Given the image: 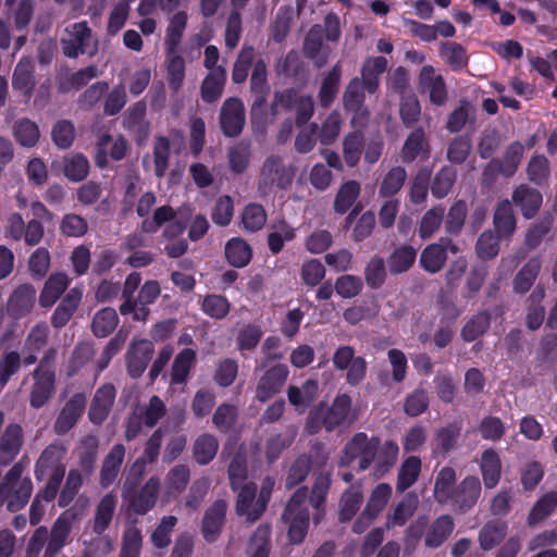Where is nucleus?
I'll list each match as a JSON object with an SVG mask.
<instances>
[{"instance_id":"obj_1","label":"nucleus","mask_w":557,"mask_h":557,"mask_svg":"<svg viewBox=\"0 0 557 557\" xmlns=\"http://www.w3.org/2000/svg\"><path fill=\"white\" fill-rule=\"evenodd\" d=\"M66 449L62 444L51 443L40 454L35 463V479L44 481L48 479L40 495L46 503L52 502L60 490L65 475V465L63 463Z\"/></svg>"},{"instance_id":"obj_2","label":"nucleus","mask_w":557,"mask_h":557,"mask_svg":"<svg viewBox=\"0 0 557 557\" xmlns=\"http://www.w3.org/2000/svg\"><path fill=\"white\" fill-rule=\"evenodd\" d=\"M308 487L300 486L290 496L282 513V520L288 525V542L294 545L301 544L308 533L310 516L306 506Z\"/></svg>"},{"instance_id":"obj_3","label":"nucleus","mask_w":557,"mask_h":557,"mask_svg":"<svg viewBox=\"0 0 557 557\" xmlns=\"http://www.w3.org/2000/svg\"><path fill=\"white\" fill-rule=\"evenodd\" d=\"M54 352V349H49L32 373L34 383L29 393V406L34 409H40L47 405L54 393L55 371L49 363Z\"/></svg>"},{"instance_id":"obj_4","label":"nucleus","mask_w":557,"mask_h":557,"mask_svg":"<svg viewBox=\"0 0 557 557\" xmlns=\"http://www.w3.org/2000/svg\"><path fill=\"white\" fill-rule=\"evenodd\" d=\"M380 447V438H371L363 432L356 433L345 445L339 465L350 466L358 460V470H367L373 462Z\"/></svg>"},{"instance_id":"obj_5","label":"nucleus","mask_w":557,"mask_h":557,"mask_svg":"<svg viewBox=\"0 0 557 557\" xmlns=\"http://www.w3.org/2000/svg\"><path fill=\"white\" fill-rule=\"evenodd\" d=\"M67 37L61 39L62 52L65 57L76 59L81 54L94 57L98 52V40L94 39L92 30L86 21L66 27Z\"/></svg>"},{"instance_id":"obj_6","label":"nucleus","mask_w":557,"mask_h":557,"mask_svg":"<svg viewBox=\"0 0 557 557\" xmlns=\"http://www.w3.org/2000/svg\"><path fill=\"white\" fill-rule=\"evenodd\" d=\"M366 87L359 77H354L347 84L343 95V108L346 113L351 114V126L363 128L370 117V111L366 106Z\"/></svg>"},{"instance_id":"obj_7","label":"nucleus","mask_w":557,"mask_h":557,"mask_svg":"<svg viewBox=\"0 0 557 557\" xmlns=\"http://www.w3.org/2000/svg\"><path fill=\"white\" fill-rule=\"evenodd\" d=\"M295 176L293 165H285L280 156H270L265 159L260 174L259 189L272 190L274 187L287 189Z\"/></svg>"},{"instance_id":"obj_8","label":"nucleus","mask_w":557,"mask_h":557,"mask_svg":"<svg viewBox=\"0 0 557 557\" xmlns=\"http://www.w3.org/2000/svg\"><path fill=\"white\" fill-rule=\"evenodd\" d=\"M219 122L224 136H239L246 122L243 101L236 97L227 98L221 107Z\"/></svg>"},{"instance_id":"obj_9","label":"nucleus","mask_w":557,"mask_h":557,"mask_svg":"<svg viewBox=\"0 0 557 557\" xmlns=\"http://www.w3.org/2000/svg\"><path fill=\"white\" fill-rule=\"evenodd\" d=\"M87 398L84 393H75L63 405L53 423L57 435H65L78 423L86 409Z\"/></svg>"},{"instance_id":"obj_10","label":"nucleus","mask_w":557,"mask_h":557,"mask_svg":"<svg viewBox=\"0 0 557 557\" xmlns=\"http://www.w3.org/2000/svg\"><path fill=\"white\" fill-rule=\"evenodd\" d=\"M153 352L152 342L146 338L134 339L125 356L128 375L133 379L140 377L146 371Z\"/></svg>"},{"instance_id":"obj_11","label":"nucleus","mask_w":557,"mask_h":557,"mask_svg":"<svg viewBox=\"0 0 557 557\" xmlns=\"http://www.w3.org/2000/svg\"><path fill=\"white\" fill-rule=\"evenodd\" d=\"M289 370L286 364L277 363L270 367L260 377L256 387V399L265 403L281 392L285 385Z\"/></svg>"},{"instance_id":"obj_12","label":"nucleus","mask_w":557,"mask_h":557,"mask_svg":"<svg viewBox=\"0 0 557 557\" xmlns=\"http://www.w3.org/2000/svg\"><path fill=\"white\" fill-rule=\"evenodd\" d=\"M227 504L216 499L207 508L201 520V535L207 543H214L220 537L226 521Z\"/></svg>"},{"instance_id":"obj_13","label":"nucleus","mask_w":557,"mask_h":557,"mask_svg":"<svg viewBox=\"0 0 557 557\" xmlns=\"http://www.w3.org/2000/svg\"><path fill=\"white\" fill-rule=\"evenodd\" d=\"M160 490V479L151 476L139 491H134L125 499L128 508L138 516L149 512L157 504Z\"/></svg>"},{"instance_id":"obj_14","label":"nucleus","mask_w":557,"mask_h":557,"mask_svg":"<svg viewBox=\"0 0 557 557\" xmlns=\"http://www.w3.org/2000/svg\"><path fill=\"white\" fill-rule=\"evenodd\" d=\"M116 397L113 384L106 383L97 388L88 410L89 421L95 425H101L108 418Z\"/></svg>"},{"instance_id":"obj_15","label":"nucleus","mask_w":557,"mask_h":557,"mask_svg":"<svg viewBox=\"0 0 557 557\" xmlns=\"http://www.w3.org/2000/svg\"><path fill=\"white\" fill-rule=\"evenodd\" d=\"M481 491L480 479L474 475H468L456 485L450 502L458 511L467 512L476 505Z\"/></svg>"},{"instance_id":"obj_16","label":"nucleus","mask_w":557,"mask_h":557,"mask_svg":"<svg viewBox=\"0 0 557 557\" xmlns=\"http://www.w3.org/2000/svg\"><path fill=\"white\" fill-rule=\"evenodd\" d=\"M419 84L422 89H428L430 101L434 106L445 104L448 92L444 77L435 74L432 65H424L419 75Z\"/></svg>"},{"instance_id":"obj_17","label":"nucleus","mask_w":557,"mask_h":557,"mask_svg":"<svg viewBox=\"0 0 557 557\" xmlns=\"http://www.w3.org/2000/svg\"><path fill=\"white\" fill-rule=\"evenodd\" d=\"M23 446V429L17 423H10L0 436V465L9 466L20 454Z\"/></svg>"},{"instance_id":"obj_18","label":"nucleus","mask_w":557,"mask_h":557,"mask_svg":"<svg viewBox=\"0 0 557 557\" xmlns=\"http://www.w3.org/2000/svg\"><path fill=\"white\" fill-rule=\"evenodd\" d=\"M82 299L83 289L79 287L71 288L54 309L50 319L51 325L55 330L64 327L76 312Z\"/></svg>"},{"instance_id":"obj_19","label":"nucleus","mask_w":557,"mask_h":557,"mask_svg":"<svg viewBox=\"0 0 557 557\" xmlns=\"http://www.w3.org/2000/svg\"><path fill=\"white\" fill-rule=\"evenodd\" d=\"M512 201L519 207L525 219L534 218L543 202V196L537 189L527 184H521L512 193Z\"/></svg>"},{"instance_id":"obj_20","label":"nucleus","mask_w":557,"mask_h":557,"mask_svg":"<svg viewBox=\"0 0 557 557\" xmlns=\"http://www.w3.org/2000/svg\"><path fill=\"white\" fill-rule=\"evenodd\" d=\"M36 299V289L33 285L25 283L17 286L8 300V310L14 318H23L27 315Z\"/></svg>"},{"instance_id":"obj_21","label":"nucleus","mask_w":557,"mask_h":557,"mask_svg":"<svg viewBox=\"0 0 557 557\" xmlns=\"http://www.w3.org/2000/svg\"><path fill=\"white\" fill-rule=\"evenodd\" d=\"M420 156L423 159H428L430 156V145L422 126L416 127L407 136L400 152V158L405 163H411Z\"/></svg>"},{"instance_id":"obj_22","label":"nucleus","mask_w":557,"mask_h":557,"mask_svg":"<svg viewBox=\"0 0 557 557\" xmlns=\"http://www.w3.org/2000/svg\"><path fill=\"white\" fill-rule=\"evenodd\" d=\"M125 446L117 443L112 446L104 457L100 470L99 483L102 487H109L116 480L125 457Z\"/></svg>"},{"instance_id":"obj_23","label":"nucleus","mask_w":557,"mask_h":557,"mask_svg":"<svg viewBox=\"0 0 557 557\" xmlns=\"http://www.w3.org/2000/svg\"><path fill=\"white\" fill-rule=\"evenodd\" d=\"M351 408V398L347 394H341L335 397L331 407L321 406V411L326 424V431L332 432L336 428L346 423Z\"/></svg>"},{"instance_id":"obj_24","label":"nucleus","mask_w":557,"mask_h":557,"mask_svg":"<svg viewBox=\"0 0 557 557\" xmlns=\"http://www.w3.org/2000/svg\"><path fill=\"white\" fill-rule=\"evenodd\" d=\"M73 519L61 513L54 521L48 540L45 557H54L64 547L72 530Z\"/></svg>"},{"instance_id":"obj_25","label":"nucleus","mask_w":557,"mask_h":557,"mask_svg":"<svg viewBox=\"0 0 557 557\" xmlns=\"http://www.w3.org/2000/svg\"><path fill=\"white\" fill-rule=\"evenodd\" d=\"M32 492V480L29 478H23L18 485L10 486L9 491L0 494V505L5 504L10 512H16L27 505Z\"/></svg>"},{"instance_id":"obj_26","label":"nucleus","mask_w":557,"mask_h":557,"mask_svg":"<svg viewBox=\"0 0 557 557\" xmlns=\"http://www.w3.org/2000/svg\"><path fill=\"white\" fill-rule=\"evenodd\" d=\"M69 276L63 272L52 273L44 284L39 295V305L42 308L52 307L67 289Z\"/></svg>"},{"instance_id":"obj_27","label":"nucleus","mask_w":557,"mask_h":557,"mask_svg":"<svg viewBox=\"0 0 557 557\" xmlns=\"http://www.w3.org/2000/svg\"><path fill=\"white\" fill-rule=\"evenodd\" d=\"M493 224L495 233L504 239H508L513 235L517 227V220L512 205L508 199L497 202L494 211Z\"/></svg>"},{"instance_id":"obj_28","label":"nucleus","mask_w":557,"mask_h":557,"mask_svg":"<svg viewBox=\"0 0 557 557\" xmlns=\"http://www.w3.org/2000/svg\"><path fill=\"white\" fill-rule=\"evenodd\" d=\"M387 70L385 57H369L361 67V83L368 94L373 95L379 90L380 76Z\"/></svg>"},{"instance_id":"obj_29","label":"nucleus","mask_w":557,"mask_h":557,"mask_svg":"<svg viewBox=\"0 0 557 557\" xmlns=\"http://www.w3.org/2000/svg\"><path fill=\"white\" fill-rule=\"evenodd\" d=\"M187 22L188 14L184 10L174 13L170 17L164 37L165 52H178L184 32L187 27Z\"/></svg>"},{"instance_id":"obj_30","label":"nucleus","mask_w":557,"mask_h":557,"mask_svg":"<svg viewBox=\"0 0 557 557\" xmlns=\"http://www.w3.org/2000/svg\"><path fill=\"white\" fill-rule=\"evenodd\" d=\"M480 470L486 488H494L499 483L502 478V461L495 449L488 448L482 453Z\"/></svg>"},{"instance_id":"obj_31","label":"nucleus","mask_w":557,"mask_h":557,"mask_svg":"<svg viewBox=\"0 0 557 557\" xmlns=\"http://www.w3.org/2000/svg\"><path fill=\"white\" fill-rule=\"evenodd\" d=\"M455 528L454 519L449 515L437 517L428 528L424 544L429 548H437L446 542Z\"/></svg>"},{"instance_id":"obj_32","label":"nucleus","mask_w":557,"mask_h":557,"mask_svg":"<svg viewBox=\"0 0 557 557\" xmlns=\"http://www.w3.org/2000/svg\"><path fill=\"white\" fill-rule=\"evenodd\" d=\"M557 508V491H549L543 494L530 509L527 523L534 528L544 522Z\"/></svg>"},{"instance_id":"obj_33","label":"nucleus","mask_w":557,"mask_h":557,"mask_svg":"<svg viewBox=\"0 0 557 557\" xmlns=\"http://www.w3.org/2000/svg\"><path fill=\"white\" fill-rule=\"evenodd\" d=\"M225 82L226 70L224 67H219L215 71L209 72L200 86L201 99L207 103L218 101L222 96Z\"/></svg>"},{"instance_id":"obj_34","label":"nucleus","mask_w":557,"mask_h":557,"mask_svg":"<svg viewBox=\"0 0 557 557\" xmlns=\"http://www.w3.org/2000/svg\"><path fill=\"white\" fill-rule=\"evenodd\" d=\"M541 267L542 261L540 257L530 258L513 277V292L520 295L528 293L539 276Z\"/></svg>"},{"instance_id":"obj_35","label":"nucleus","mask_w":557,"mask_h":557,"mask_svg":"<svg viewBox=\"0 0 557 557\" xmlns=\"http://www.w3.org/2000/svg\"><path fill=\"white\" fill-rule=\"evenodd\" d=\"M342 77V64L338 61L323 78L318 100L322 108H329L335 100Z\"/></svg>"},{"instance_id":"obj_36","label":"nucleus","mask_w":557,"mask_h":557,"mask_svg":"<svg viewBox=\"0 0 557 557\" xmlns=\"http://www.w3.org/2000/svg\"><path fill=\"white\" fill-rule=\"evenodd\" d=\"M297 435L294 428H288L283 433L270 435L265 441V459L268 463H274L282 453L292 446Z\"/></svg>"},{"instance_id":"obj_37","label":"nucleus","mask_w":557,"mask_h":557,"mask_svg":"<svg viewBox=\"0 0 557 557\" xmlns=\"http://www.w3.org/2000/svg\"><path fill=\"white\" fill-rule=\"evenodd\" d=\"M417 259V250L411 245H401L388 256L387 264L392 274L397 275L409 271Z\"/></svg>"},{"instance_id":"obj_38","label":"nucleus","mask_w":557,"mask_h":557,"mask_svg":"<svg viewBox=\"0 0 557 557\" xmlns=\"http://www.w3.org/2000/svg\"><path fill=\"white\" fill-rule=\"evenodd\" d=\"M363 500V495L360 485H350L342 495L339 503L338 520L342 523L350 521L358 510Z\"/></svg>"},{"instance_id":"obj_39","label":"nucleus","mask_w":557,"mask_h":557,"mask_svg":"<svg viewBox=\"0 0 557 557\" xmlns=\"http://www.w3.org/2000/svg\"><path fill=\"white\" fill-rule=\"evenodd\" d=\"M196 362V351L191 348H184L174 358L171 369V384H184L189 372Z\"/></svg>"},{"instance_id":"obj_40","label":"nucleus","mask_w":557,"mask_h":557,"mask_svg":"<svg viewBox=\"0 0 557 557\" xmlns=\"http://www.w3.org/2000/svg\"><path fill=\"white\" fill-rule=\"evenodd\" d=\"M456 471L451 467L440 470L434 482V497L438 504H447L455 492Z\"/></svg>"},{"instance_id":"obj_41","label":"nucleus","mask_w":557,"mask_h":557,"mask_svg":"<svg viewBox=\"0 0 557 557\" xmlns=\"http://www.w3.org/2000/svg\"><path fill=\"white\" fill-rule=\"evenodd\" d=\"M116 506V497L109 493L106 494L96 507L92 531L101 535L110 527Z\"/></svg>"},{"instance_id":"obj_42","label":"nucleus","mask_w":557,"mask_h":557,"mask_svg":"<svg viewBox=\"0 0 557 557\" xmlns=\"http://www.w3.org/2000/svg\"><path fill=\"white\" fill-rule=\"evenodd\" d=\"M225 258L231 265L244 268L252 258V249L245 239L234 237L225 245Z\"/></svg>"},{"instance_id":"obj_43","label":"nucleus","mask_w":557,"mask_h":557,"mask_svg":"<svg viewBox=\"0 0 557 557\" xmlns=\"http://www.w3.org/2000/svg\"><path fill=\"white\" fill-rule=\"evenodd\" d=\"M508 525L503 521H488L479 532V543L483 550H491L506 537Z\"/></svg>"},{"instance_id":"obj_44","label":"nucleus","mask_w":557,"mask_h":557,"mask_svg":"<svg viewBox=\"0 0 557 557\" xmlns=\"http://www.w3.org/2000/svg\"><path fill=\"white\" fill-rule=\"evenodd\" d=\"M446 260L447 255L445 253V248L437 242L428 245L421 251L419 263L424 271L434 274L444 268Z\"/></svg>"},{"instance_id":"obj_45","label":"nucleus","mask_w":557,"mask_h":557,"mask_svg":"<svg viewBox=\"0 0 557 557\" xmlns=\"http://www.w3.org/2000/svg\"><path fill=\"white\" fill-rule=\"evenodd\" d=\"M119 324L115 309L106 307L98 310L91 321V332L98 338L109 336Z\"/></svg>"},{"instance_id":"obj_46","label":"nucleus","mask_w":557,"mask_h":557,"mask_svg":"<svg viewBox=\"0 0 557 557\" xmlns=\"http://www.w3.org/2000/svg\"><path fill=\"white\" fill-rule=\"evenodd\" d=\"M323 45V28L321 25H313L307 33L304 40V53L306 58L313 60L318 67L325 64L326 58L320 57Z\"/></svg>"},{"instance_id":"obj_47","label":"nucleus","mask_w":557,"mask_h":557,"mask_svg":"<svg viewBox=\"0 0 557 557\" xmlns=\"http://www.w3.org/2000/svg\"><path fill=\"white\" fill-rule=\"evenodd\" d=\"M421 459L417 456L406 458L398 471L396 490L405 492L411 487L418 480L421 472Z\"/></svg>"},{"instance_id":"obj_48","label":"nucleus","mask_w":557,"mask_h":557,"mask_svg":"<svg viewBox=\"0 0 557 557\" xmlns=\"http://www.w3.org/2000/svg\"><path fill=\"white\" fill-rule=\"evenodd\" d=\"M361 187L357 181L351 180L343 183L335 196L334 211L338 214L346 213L358 199Z\"/></svg>"},{"instance_id":"obj_49","label":"nucleus","mask_w":557,"mask_h":557,"mask_svg":"<svg viewBox=\"0 0 557 557\" xmlns=\"http://www.w3.org/2000/svg\"><path fill=\"white\" fill-rule=\"evenodd\" d=\"M219 449V442L212 434L199 435L193 447L194 458L198 465L205 466L213 460Z\"/></svg>"},{"instance_id":"obj_50","label":"nucleus","mask_w":557,"mask_h":557,"mask_svg":"<svg viewBox=\"0 0 557 557\" xmlns=\"http://www.w3.org/2000/svg\"><path fill=\"white\" fill-rule=\"evenodd\" d=\"M166 81L169 88L173 91L181 89L185 78V61L178 52H165Z\"/></svg>"},{"instance_id":"obj_51","label":"nucleus","mask_w":557,"mask_h":557,"mask_svg":"<svg viewBox=\"0 0 557 557\" xmlns=\"http://www.w3.org/2000/svg\"><path fill=\"white\" fill-rule=\"evenodd\" d=\"M271 531L268 525H259L249 537L248 557H269L271 552Z\"/></svg>"},{"instance_id":"obj_52","label":"nucleus","mask_w":557,"mask_h":557,"mask_svg":"<svg viewBox=\"0 0 557 557\" xmlns=\"http://www.w3.org/2000/svg\"><path fill=\"white\" fill-rule=\"evenodd\" d=\"M457 180V171L449 165L440 169L431 182V193L436 199L445 198Z\"/></svg>"},{"instance_id":"obj_53","label":"nucleus","mask_w":557,"mask_h":557,"mask_svg":"<svg viewBox=\"0 0 557 557\" xmlns=\"http://www.w3.org/2000/svg\"><path fill=\"white\" fill-rule=\"evenodd\" d=\"M63 163L64 176L71 182L84 181L89 174V161L83 153L65 157Z\"/></svg>"},{"instance_id":"obj_54","label":"nucleus","mask_w":557,"mask_h":557,"mask_svg":"<svg viewBox=\"0 0 557 557\" xmlns=\"http://www.w3.org/2000/svg\"><path fill=\"white\" fill-rule=\"evenodd\" d=\"M250 91L255 97H259V103L263 101V97H269L270 86L268 84L267 63L263 59H258L253 63L250 77Z\"/></svg>"},{"instance_id":"obj_55","label":"nucleus","mask_w":557,"mask_h":557,"mask_svg":"<svg viewBox=\"0 0 557 557\" xmlns=\"http://www.w3.org/2000/svg\"><path fill=\"white\" fill-rule=\"evenodd\" d=\"M406 178L407 172L405 168L400 165L392 168L380 184V196L382 198H392L401 189Z\"/></svg>"},{"instance_id":"obj_56","label":"nucleus","mask_w":557,"mask_h":557,"mask_svg":"<svg viewBox=\"0 0 557 557\" xmlns=\"http://www.w3.org/2000/svg\"><path fill=\"white\" fill-rule=\"evenodd\" d=\"M13 136L21 146L30 148L39 140V127L29 119H21L13 125Z\"/></svg>"},{"instance_id":"obj_57","label":"nucleus","mask_w":557,"mask_h":557,"mask_svg":"<svg viewBox=\"0 0 557 557\" xmlns=\"http://www.w3.org/2000/svg\"><path fill=\"white\" fill-rule=\"evenodd\" d=\"M364 147V136L361 131L347 134L343 143V153L346 164L354 168L358 164Z\"/></svg>"},{"instance_id":"obj_58","label":"nucleus","mask_w":557,"mask_h":557,"mask_svg":"<svg viewBox=\"0 0 557 557\" xmlns=\"http://www.w3.org/2000/svg\"><path fill=\"white\" fill-rule=\"evenodd\" d=\"M255 59V48L249 45H244L237 54L232 70V81L235 84H243L246 82L249 70L252 66Z\"/></svg>"},{"instance_id":"obj_59","label":"nucleus","mask_w":557,"mask_h":557,"mask_svg":"<svg viewBox=\"0 0 557 557\" xmlns=\"http://www.w3.org/2000/svg\"><path fill=\"white\" fill-rule=\"evenodd\" d=\"M460 433L461 424L459 422H451L440 428L434 435L436 450L443 454L453 450L456 447Z\"/></svg>"},{"instance_id":"obj_60","label":"nucleus","mask_w":557,"mask_h":557,"mask_svg":"<svg viewBox=\"0 0 557 557\" xmlns=\"http://www.w3.org/2000/svg\"><path fill=\"white\" fill-rule=\"evenodd\" d=\"M387 277L385 261L381 256H373L364 268V281L371 289L381 288Z\"/></svg>"},{"instance_id":"obj_61","label":"nucleus","mask_w":557,"mask_h":557,"mask_svg":"<svg viewBox=\"0 0 557 557\" xmlns=\"http://www.w3.org/2000/svg\"><path fill=\"white\" fill-rule=\"evenodd\" d=\"M312 468V457L307 454L299 455L289 467L285 486L293 488L304 482Z\"/></svg>"},{"instance_id":"obj_62","label":"nucleus","mask_w":557,"mask_h":557,"mask_svg":"<svg viewBox=\"0 0 557 557\" xmlns=\"http://www.w3.org/2000/svg\"><path fill=\"white\" fill-rule=\"evenodd\" d=\"M500 237L497 233L486 230L479 236L475 244V252L482 260H491L495 258L500 249Z\"/></svg>"},{"instance_id":"obj_63","label":"nucleus","mask_w":557,"mask_h":557,"mask_svg":"<svg viewBox=\"0 0 557 557\" xmlns=\"http://www.w3.org/2000/svg\"><path fill=\"white\" fill-rule=\"evenodd\" d=\"M491 324V315L487 311H481L473 315L461 329V337L471 343L482 336Z\"/></svg>"},{"instance_id":"obj_64","label":"nucleus","mask_w":557,"mask_h":557,"mask_svg":"<svg viewBox=\"0 0 557 557\" xmlns=\"http://www.w3.org/2000/svg\"><path fill=\"white\" fill-rule=\"evenodd\" d=\"M143 547L141 530L136 525L127 527L122 536L120 557H139Z\"/></svg>"}]
</instances>
